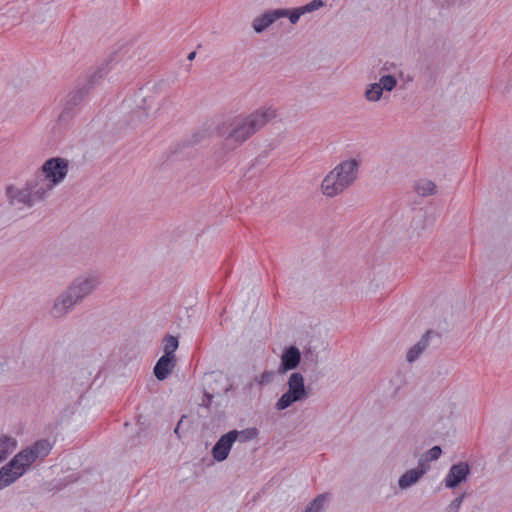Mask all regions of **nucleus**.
Wrapping results in <instances>:
<instances>
[{"mask_svg":"<svg viewBox=\"0 0 512 512\" xmlns=\"http://www.w3.org/2000/svg\"><path fill=\"white\" fill-rule=\"evenodd\" d=\"M100 284L99 277L94 274L81 275L75 278L54 300L51 314L54 318H62L70 313L75 305L89 296Z\"/></svg>","mask_w":512,"mask_h":512,"instance_id":"nucleus-1","label":"nucleus"},{"mask_svg":"<svg viewBox=\"0 0 512 512\" xmlns=\"http://www.w3.org/2000/svg\"><path fill=\"white\" fill-rule=\"evenodd\" d=\"M276 117V110L272 107H261L246 117H236L226 127L220 128L219 133L227 139L242 143L257 130Z\"/></svg>","mask_w":512,"mask_h":512,"instance_id":"nucleus-2","label":"nucleus"},{"mask_svg":"<svg viewBox=\"0 0 512 512\" xmlns=\"http://www.w3.org/2000/svg\"><path fill=\"white\" fill-rule=\"evenodd\" d=\"M360 161L352 158L339 163L321 183L322 193L327 197H335L352 185L356 178Z\"/></svg>","mask_w":512,"mask_h":512,"instance_id":"nucleus-3","label":"nucleus"},{"mask_svg":"<svg viewBox=\"0 0 512 512\" xmlns=\"http://www.w3.org/2000/svg\"><path fill=\"white\" fill-rule=\"evenodd\" d=\"M67 173V160L55 157L45 161L41 167L40 172H38L34 177L40 186V194L45 193L47 196L55 186L60 184L65 179Z\"/></svg>","mask_w":512,"mask_h":512,"instance_id":"nucleus-4","label":"nucleus"},{"mask_svg":"<svg viewBox=\"0 0 512 512\" xmlns=\"http://www.w3.org/2000/svg\"><path fill=\"white\" fill-rule=\"evenodd\" d=\"M40 192V186L34 178L22 188L13 185L6 188L9 204L19 209L30 208L44 200L47 196L45 193L40 194Z\"/></svg>","mask_w":512,"mask_h":512,"instance_id":"nucleus-5","label":"nucleus"},{"mask_svg":"<svg viewBox=\"0 0 512 512\" xmlns=\"http://www.w3.org/2000/svg\"><path fill=\"white\" fill-rule=\"evenodd\" d=\"M287 391L284 392L276 401L275 409L283 411L297 402L306 400L309 391L305 386L304 377L299 372H293L287 380Z\"/></svg>","mask_w":512,"mask_h":512,"instance_id":"nucleus-6","label":"nucleus"},{"mask_svg":"<svg viewBox=\"0 0 512 512\" xmlns=\"http://www.w3.org/2000/svg\"><path fill=\"white\" fill-rule=\"evenodd\" d=\"M51 449L52 444L50 441L41 439L36 441L32 446L21 450L14 456V458L26 472L32 463L37 459H43L46 457L50 453Z\"/></svg>","mask_w":512,"mask_h":512,"instance_id":"nucleus-7","label":"nucleus"},{"mask_svg":"<svg viewBox=\"0 0 512 512\" xmlns=\"http://www.w3.org/2000/svg\"><path fill=\"white\" fill-rule=\"evenodd\" d=\"M396 86L397 79L393 75H383L378 82L366 86L364 97L368 102H378L384 97L385 92L393 91Z\"/></svg>","mask_w":512,"mask_h":512,"instance_id":"nucleus-8","label":"nucleus"},{"mask_svg":"<svg viewBox=\"0 0 512 512\" xmlns=\"http://www.w3.org/2000/svg\"><path fill=\"white\" fill-rule=\"evenodd\" d=\"M88 92V87L72 91L67 95L64 107L58 116V125H66L74 115V108L80 104Z\"/></svg>","mask_w":512,"mask_h":512,"instance_id":"nucleus-9","label":"nucleus"},{"mask_svg":"<svg viewBox=\"0 0 512 512\" xmlns=\"http://www.w3.org/2000/svg\"><path fill=\"white\" fill-rule=\"evenodd\" d=\"M470 474V466L467 462L453 464L444 478L445 487L454 489L465 482Z\"/></svg>","mask_w":512,"mask_h":512,"instance_id":"nucleus-10","label":"nucleus"},{"mask_svg":"<svg viewBox=\"0 0 512 512\" xmlns=\"http://www.w3.org/2000/svg\"><path fill=\"white\" fill-rule=\"evenodd\" d=\"M25 469L13 457L0 469V490L8 487L25 474Z\"/></svg>","mask_w":512,"mask_h":512,"instance_id":"nucleus-11","label":"nucleus"},{"mask_svg":"<svg viewBox=\"0 0 512 512\" xmlns=\"http://www.w3.org/2000/svg\"><path fill=\"white\" fill-rule=\"evenodd\" d=\"M301 362V352L296 346L286 347L280 357L278 367L279 374H285L288 371L295 370Z\"/></svg>","mask_w":512,"mask_h":512,"instance_id":"nucleus-12","label":"nucleus"},{"mask_svg":"<svg viewBox=\"0 0 512 512\" xmlns=\"http://www.w3.org/2000/svg\"><path fill=\"white\" fill-rule=\"evenodd\" d=\"M288 15V9L269 10L253 20L252 26L256 33H261L276 20Z\"/></svg>","mask_w":512,"mask_h":512,"instance_id":"nucleus-13","label":"nucleus"},{"mask_svg":"<svg viewBox=\"0 0 512 512\" xmlns=\"http://www.w3.org/2000/svg\"><path fill=\"white\" fill-rule=\"evenodd\" d=\"M234 443V434L227 432L222 435L212 448L211 454L213 459L217 462L226 460Z\"/></svg>","mask_w":512,"mask_h":512,"instance_id":"nucleus-14","label":"nucleus"},{"mask_svg":"<svg viewBox=\"0 0 512 512\" xmlns=\"http://www.w3.org/2000/svg\"><path fill=\"white\" fill-rule=\"evenodd\" d=\"M175 367V357L162 355L155 364L154 375L155 377L163 381L173 371Z\"/></svg>","mask_w":512,"mask_h":512,"instance_id":"nucleus-15","label":"nucleus"},{"mask_svg":"<svg viewBox=\"0 0 512 512\" xmlns=\"http://www.w3.org/2000/svg\"><path fill=\"white\" fill-rule=\"evenodd\" d=\"M423 476V470L410 469L402 474L398 480L401 489H407L416 484Z\"/></svg>","mask_w":512,"mask_h":512,"instance_id":"nucleus-16","label":"nucleus"},{"mask_svg":"<svg viewBox=\"0 0 512 512\" xmlns=\"http://www.w3.org/2000/svg\"><path fill=\"white\" fill-rule=\"evenodd\" d=\"M17 447V441L11 436H0V463L5 461Z\"/></svg>","mask_w":512,"mask_h":512,"instance_id":"nucleus-17","label":"nucleus"},{"mask_svg":"<svg viewBox=\"0 0 512 512\" xmlns=\"http://www.w3.org/2000/svg\"><path fill=\"white\" fill-rule=\"evenodd\" d=\"M429 344L428 333L424 335L415 345H413L407 352L406 360L410 363L416 361L419 356L424 352Z\"/></svg>","mask_w":512,"mask_h":512,"instance_id":"nucleus-18","label":"nucleus"},{"mask_svg":"<svg viewBox=\"0 0 512 512\" xmlns=\"http://www.w3.org/2000/svg\"><path fill=\"white\" fill-rule=\"evenodd\" d=\"M229 433L234 434L235 441H239L241 443L251 441V440L257 438V436L259 435V431L255 427L247 428V429L240 430V431L231 430V431H229Z\"/></svg>","mask_w":512,"mask_h":512,"instance_id":"nucleus-19","label":"nucleus"},{"mask_svg":"<svg viewBox=\"0 0 512 512\" xmlns=\"http://www.w3.org/2000/svg\"><path fill=\"white\" fill-rule=\"evenodd\" d=\"M415 191L420 196H429L435 193L436 185L430 180H420L415 186Z\"/></svg>","mask_w":512,"mask_h":512,"instance_id":"nucleus-20","label":"nucleus"},{"mask_svg":"<svg viewBox=\"0 0 512 512\" xmlns=\"http://www.w3.org/2000/svg\"><path fill=\"white\" fill-rule=\"evenodd\" d=\"M178 346V339L172 335H167L164 338V355L175 357V351Z\"/></svg>","mask_w":512,"mask_h":512,"instance_id":"nucleus-21","label":"nucleus"},{"mask_svg":"<svg viewBox=\"0 0 512 512\" xmlns=\"http://www.w3.org/2000/svg\"><path fill=\"white\" fill-rule=\"evenodd\" d=\"M114 61V58H111L110 61L108 63L105 64V66L103 67H100L99 70L97 72H95L90 80H89V83H88V86H93L98 79L102 78L105 74L108 73V71L112 68L111 67V63Z\"/></svg>","mask_w":512,"mask_h":512,"instance_id":"nucleus-22","label":"nucleus"},{"mask_svg":"<svg viewBox=\"0 0 512 512\" xmlns=\"http://www.w3.org/2000/svg\"><path fill=\"white\" fill-rule=\"evenodd\" d=\"M325 503V496L318 495L305 509L304 512H320Z\"/></svg>","mask_w":512,"mask_h":512,"instance_id":"nucleus-23","label":"nucleus"},{"mask_svg":"<svg viewBox=\"0 0 512 512\" xmlns=\"http://www.w3.org/2000/svg\"><path fill=\"white\" fill-rule=\"evenodd\" d=\"M274 377H275V373L273 371H264L263 373H261L259 376H256L254 378V381L258 384V385H268L270 384L273 380H274Z\"/></svg>","mask_w":512,"mask_h":512,"instance_id":"nucleus-24","label":"nucleus"},{"mask_svg":"<svg viewBox=\"0 0 512 512\" xmlns=\"http://www.w3.org/2000/svg\"><path fill=\"white\" fill-rule=\"evenodd\" d=\"M442 453V449L440 446H433L428 451H426L424 454H422L428 462L437 460Z\"/></svg>","mask_w":512,"mask_h":512,"instance_id":"nucleus-25","label":"nucleus"},{"mask_svg":"<svg viewBox=\"0 0 512 512\" xmlns=\"http://www.w3.org/2000/svg\"><path fill=\"white\" fill-rule=\"evenodd\" d=\"M465 493L459 495L458 497H456L446 508V512H458L462 503H463V500L465 498Z\"/></svg>","mask_w":512,"mask_h":512,"instance_id":"nucleus-26","label":"nucleus"},{"mask_svg":"<svg viewBox=\"0 0 512 512\" xmlns=\"http://www.w3.org/2000/svg\"><path fill=\"white\" fill-rule=\"evenodd\" d=\"M303 14H305V12H304L303 8L300 7V8L293 9L291 11L288 10V15H286L285 17H288L292 24H296Z\"/></svg>","mask_w":512,"mask_h":512,"instance_id":"nucleus-27","label":"nucleus"},{"mask_svg":"<svg viewBox=\"0 0 512 512\" xmlns=\"http://www.w3.org/2000/svg\"><path fill=\"white\" fill-rule=\"evenodd\" d=\"M323 5H324V3H323L322 0H312L308 4L302 6V8H303L305 13H310V12L318 10Z\"/></svg>","mask_w":512,"mask_h":512,"instance_id":"nucleus-28","label":"nucleus"},{"mask_svg":"<svg viewBox=\"0 0 512 512\" xmlns=\"http://www.w3.org/2000/svg\"><path fill=\"white\" fill-rule=\"evenodd\" d=\"M308 361L313 364H316L318 361V355L315 354L311 349L307 350L304 353V363Z\"/></svg>","mask_w":512,"mask_h":512,"instance_id":"nucleus-29","label":"nucleus"},{"mask_svg":"<svg viewBox=\"0 0 512 512\" xmlns=\"http://www.w3.org/2000/svg\"><path fill=\"white\" fill-rule=\"evenodd\" d=\"M428 463L429 462L426 460V458L423 455H421V457L418 460V466L414 469L415 470H423V475H424L429 470Z\"/></svg>","mask_w":512,"mask_h":512,"instance_id":"nucleus-30","label":"nucleus"},{"mask_svg":"<svg viewBox=\"0 0 512 512\" xmlns=\"http://www.w3.org/2000/svg\"><path fill=\"white\" fill-rule=\"evenodd\" d=\"M195 56H196V52L195 51L190 52L189 55H188V60H190V61L193 60L195 58Z\"/></svg>","mask_w":512,"mask_h":512,"instance_id":"nucleus-31","label":"nucleus"},{"mask_svg":"<svg viewBox=\"0 0 512 512\" xmlns=\"http://www.w3.org/2000/svg\"><path fill=\"white\" fill-rule=\"evenodd\" d=\"M205 397L208 398V400L210 401L213 398V395L208 392H205Z\"/></svg>","mask_w":512,"mask_h":512,"instance_id":"nucleus-32","label":"nucleus"},{"mask_svg":"<svg viewBox=\"0 0 512 512\" xmlns=\"http://www.w3.org/2000/svg\"><path fill=\"white\" fill-rule=\"evenodd\" d=\"M421 219H418V220H414L413 223H415L416 226H418V224L420 223Z\"/></svg>","mask_w":512,"mask_h":512,"instance_id":"nucleus-33","label":"nucleus"},{"mask_svg":"<svg viewBox=\"0 0 512 512\" xmlns=\"http://www.w3.org/2000/svg\"><path fill=\"white\" fill-rule=\"evenodd\" d=\"M138 114H141V115H142V114H144V112H143V111H141V110H138Z\"/></svg>","mask_w":512,"mask_h":512,"instance_id":"nucleus-34","label":"nucleus"}]
</instances>
